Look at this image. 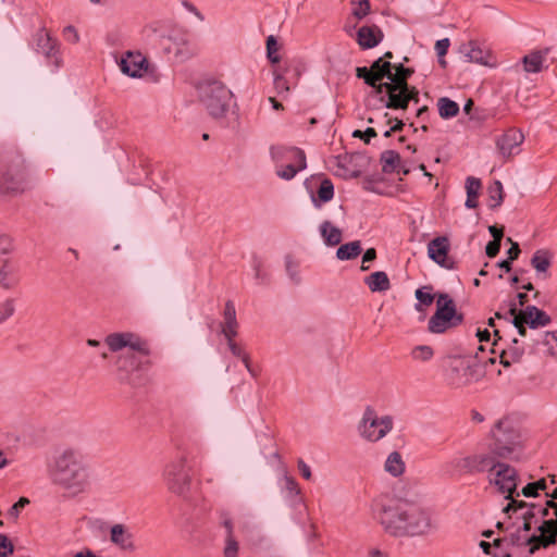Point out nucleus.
<instances>
[{
  "instance_id": "a878e982",
  "label": "nucleus",
  "mask_w": 557,
  "mask_h": 557,
  "mask_svg": "<svg viewBox=\"0 0 557 557\" xmlns=\"http://www.w3.org/2000/svg\"><path fill=\"white\" fill-rule=\"evenodd\" d=\"M136 352L137 351H133L129 349V351L123 352L119 356L117 361H116L119 371L131 372V371L139 370L143 367L150 366V361L148 359L145 361L140 360L136 356Z\"/></svg>"
},
{
  "instance_id": "8fccbe9b",
  "label": "nucleus",
  "mask_w": 557,
  "mask_h": 557,
  "mask_svg": "<svg viewBox=\"0 0 557 557\" xmlns=\"http://www.w3.org/2000/svg\"><path fill=\"white\" fill-rule=\"evenodd\" d=\"M351 4L354 7L352 14L358 20L363 18L370 13V2L369 0H351Z\"/></svg>"
},
{
  "instance_id": "37998d69",
  "label": "nucleus",
  "mask_w": 557,
  "mask_h": 557,
  "mask_svg": "<svg viewBox=\"0 0 557 557\" xmlns=\"http://www.w3.org/2000/svg\"><path fill=\"white\" fill-rule=\"evenodd\" d=\"M280 44L275 36L270 35L267 38V58L272 64H276L281 61V57L278 54Z\"/></svg>"
},
{
  "instance_id": "f257e3e1",
  "label": "nucleus",
  "mask_w": 557,
  "mask_h": 557,
  "mask_svg": "<svg viewBox=\"0 0 557 557\" xmlns=\"http://www.w3.org/2000/svg\"><path fill=\"white\" fill-rule=\"evenodd\" d=\"M375 518L384 532L393 537L426 536L437 529L429 508L405 497H394L380 504Z\"/></svg>"
},
{
  "instance_id": "ea45409f",
  "label": "nucleus",
  "mask_w": 557,
  "mask_h": 557,
  "mask_svg": "<svg viewBox=\"0 0 557 557\" xmlns=\"http://www.w3.org/2000/svg\"><path fill=\"white\" fill-rule=\"evenodd\" d=\"M393 64L389 61H383V58H379L375 60L372 65L370 66L371 72L375 73V76H377V82L382 83L381 81L383 78L389 79V75L392 72Z\"/></svg>"
},
{
  "instance_id": "39448f33",
  "label": "nucleus",
  "mask_w": 557,
  "mask_h": 557,
  "mask_svg": "<svg viewBox=\"0 0 557 557\" xmlns=\"http://www.w3.org/2000/svg\"><path fill=\"white\" fill-rule=\"evenodd\" d=\"M199 99L213 119H223L233 99L232 91L221 82L207 81L199 85Z\"/></svg>"
},
{
  "instance_id": "ddd939ff",
  "label": "nucleus",
  "mask_w": 557,
  "mask_h": 557,
  "mask_svg": "<svg viewBox=\"0 0 557 557\" xmlns=\"http://www.w3.org/2000/svg\"><path fill=\"white\" fill-rule=\"evenodd\" d=\"M507 531L508 534L504 537L518 555L520 550L527 549L528 556H530L540 547H548L550 545L546 544L547 536L542 532L540 534H527L516 528L513 529V527L508 528Z\"/></svg>"
},
{
  "instance_id": "a211bd4d",
  "label": "nucleus",
  "mask_w": 557,
  "mask_h": 557,
  "mask_svg": "<svg viewBox=\"0 0 557 557\" xmlns=\"http://www.w3.org/2000/svg\"><path fill=\"white\" fill-rule=\"evenodd\" d=\"M405 91L406 88H396L392 83H383L377 86L376 95H381L380 100L384 102L387 109H407Z\"/></svg>"
},
{
  "instance_id": "58836bf2",
  "label": "nucleus",
  "mask_w": 557,
  "mask_h": 557,
  "mask_svg": "<svg viewBox=\"0 0 557 557\" xmlns=\"http://www.w3.org/2000/svg\"><path fill=\"white\" fill-rule=\"evenodd\" d=\"M492 557H520L508 544L505 537L496 539L493 542Z\"/></svg>"
},
{
  "instance_id": "f8f14e48",
  "label": "nucleus",
  "mask_w": 557,
  "mask_h": 557,
  "mask_svg": "<svg viewBox=\"0 0 557 557\" xmlns=\"http://www.w3.org/2000/svg\"><path fill=\"white\" fill-rule=\"evenodd\" d=\"M488 482L500 494H504L505 498L511 497L512 494H516V497L520 496V493L517 492L518 473L513 467L507 463L499 462L494 471L488 474Z\"/></svg>"
},
{
  "instance_id": "4468645a",
  "label": "nucleus",
  "mask_w": 557,
  "mask_h": 557,
  "mask_svg": "<svg viewBox=\"0 0 557 557\" xmlns=\"http://www.w3.org/2000/svg\"><path fill=\"white\" fill-rule=\"evenodd\" d=\"M106 344L111 351H120L123 348H129L137 351L143 357H148L151 352L147 341L131 332L112 333L106 337Z\"/></svg>"
},
{
  "instance_id": "2f4dec72",
  "label": "nucleus",
  "mask_w": 557,
  "mask_h": 557,
  "mask_svg": "<svg viewBox=\"0 0 557 557\" xmlns=\"http://www.w3.org/2000/svg\"><path fill=\"white\" fill-rule=\"evenodd\" d=\"M505 193L500 181H494L487 187V206L490 209L495 210L499 208L504 201Z\"/></svg>"
},
{
  "instance_id": "e2e57ef3",
  "label": "nucleus",
  "mask_w": 557,
  "mask_h": 557,
  "mask_svg": "<svg viewBox=\"0 0 557 557\" xmlns=\"http://www.w3.org/2000/svg\"><path fill=\"white\" fill-rule=\"evenodd\" d=\"M29 500L25 497H21L9 510V515L11 517L16 518L18 516V512L22 508H24Z\"/></svg>"
},
{
  "instance_id": "603ef678",
  "label": "nucleus",
  "mask_w": 557,
  "mask_h": 557,
  "mask_svg": "<svg viewBox=\"0 0 557 557\" xmlns=\"http://www.w3.org/2000/svg\"><path fill=\"white\" fill-rule=\"evenodd\" d=\"M516 494H512L511 497H508L507 499L509 500V503L507 504L506 507H504L503 511L505 513H509L510 511H513V512H517L518 510H522V509H527L529 510L530 509V506L533 505L532 503H527V502H523V500H518L516 497H515Z\"/></svg>"
},
{
  "instance_id": "4d7b16f0",
  "label": "nucleus",
  "mask_w": 557,
  "mask_h": 557,
  "mask_svg": "<svg viewBox=\"0 0 557 557\" xmlns=\"http://www.w3.org/2000/svg\"><path fill=\"white\" fill-rule=\"evenodd\" d=\"M376 131L373 127H368L366 131L356 129L352 132L354 138L363 139L366 144H369L371 138L376 137Z\"/></svg>"
},
{
  "instance_id": "5701e85b",
  "label": "nucleus",
  "mask_w": 557,
  "mask_h": 557,
  "mask_svg": "<svg viewBox=\"0 0 557 557\" xmlns=\"http://www.w3.org/2000/svg\"><path fill=\"white\" fill-rule=\"evenodd\" d=\"M383 32L376 25L362 26L357 32V42L362 49L376 47L383 40Z\"/></svg>"
},
{
  "instance_id": "de8ad7c7",
  "label": "nucleus",
  "mask_w": 557,
  "mask_h": 557,
  "mask_svg": "<svg viewBox=\"0 0 557 557\" xmlns=\"http://www.w3.org/2000/svg\"><path fill=\"white\" fill-rule=\"evenodd\" d=\"M274 88L278 95L288 94L290 86L286 77L277 69L273 71Z\"/></svg>"
},
{
  "instance_id": "864d4df0",
  "label": "nucleus",
  "mask_w": 557,
  "mask_h": 557,
  "mask_svg": "<svg viewBox=\"0 0 557 557\" xmlns=\"http://www.w3.org/2000/svg\"><path fill=\"white\" fill-rule=\"evenodd\" d=\"M431 286H424L416 290V298L421 305L430 306L434 301V296L431 294Z\"/></svg>"
},
{
  "instance_id": "7c9ffc66",
  "label": "nucleus",
  "mask_w": 557,
  "mask_h": 557,
  "mask_svg": "<svg viewBox=\"0 0 557 557\" xmlns=\"http://www.w3.org/2000/svg\"><path fill=\"white\" fill-rule=\"evenodd\" d=\"M364 283L372 293L386 292L391 288V282L384 271H376L364 278Z\"/></svg>"
},
{
  "instance_id": "680f3d73",
  "label": "nucleus",
  "mask_w": 557,
  "mask_h": 557,
  "mask_svg": "<svg viewBox=\"0 0 557 557\" xmlns=\"http://www.w3.org/2000/svg\"><path fill=\"white\" fill-rule=\"evenodd\" d=\"M10 275H11V269L9 267V262L4 261L2 267L0 268V283L5 288H10V283H9Z\"/></svg>"
},
{
  "instance_id": "1a4fd4ad",
  "label": "nucleus",
  "mask_w": 557,
  "mask_h": 557,
  "mask_svg": "<svg viewBox=\"0 0 557 557\" xmlns=\"http://www.w3.org/2000/svg\"><path fill=\"white\" fill-rule=\"evenodd\" d=\"M186 465V456L180 455L169 462L164 470V480L168 488L177 495H183L189 490L191 479Z\"/></svg>"
},
{
  "instance_id": "bb28decb",
  "label": "nucleus",
  "mask_w": 557,
  "mask_h": 557,
  "mask_svg": "<svg viewBox=\"0 0 557 557\" xmlns=\"http://www.w3.org/2000/svg\"><path fill=\"white\" fill-rule=\"evenodd\" d=\"M549 48L534 50L522 58L523 70L527 73H539L543 70V62L549 52Z\"/></svg>"
},
{
  "instance_id": "e433bc0d",
  "label": "nucleus",
  "mask_w": 557,
  "mask_h": 557,
  "mask_svg": "<svg viewBox=\"0 0 557 557\" xmlns=\"http://www.w3.org/2000/svg\"><path fill=\"white\" fill-rule=\"evenodd\" d=\"M382 171L384 173H392L396 171L400 163V156L395 150H385L381 153Z\"/></svg>"
},
{
  "instance_id": "c85d7f7f",
  "label": "nucleus",
  "mask_w": 557,
  "mask_h": 557,
  "mask_svg": "<svg viewBox=\"0 0 557 557\" xmlns=\"http://www.w3.org/2000/svg\"><path fill=\"white\" fill-rule=\"evenodd\" d=\"M539 516V506L531 505L529 510H525L523 513H521V524H518L516 529L523 533L532 534V529H537V527L541 524Z\"/></svg>"
},
{
  "instance_id": "20e7f679",
  "label": "nucleus",
  "mask_w": 557,
  "mask_h": 557,
  "mask_svg": "<svg viewBox=\"0 0 557 557\" xmlns=\"http://www.w3.org/2000/svg\"><path fill=\"white\" fill-rule=\"evenodd\" d=\"M495 358H488L487 362L495 363ZM481 363H486L475 355V360L465 356H453L448 358V366L445 371V382L453 388H463L483 377Z\"/></svg>"
},
{
  "instance_id": "0eeeda50",
  "label": "nucleus",
  "mask_w": 557,
  "mask_h": 557,
  "mask_svg": "<svg viewBox=\"0 0 557 557\" xmlns=\"http://www.w3.org/2000/svg\"><path fill=\"white\" fill-rule=\"evenodd\" d=\"M462 321L463 315L457 312L454 300L447 294H441L436 301V311L429 320L428 330L440 334L461 324Z\"/></svg>"
},
{
  "instance_id": "69168bd1",
  "label": "nucleus",
  "mask_w": 557,
  "mask_h": 557,
  "mask_svg": "<svg viewBox=\"0 0 557 557\" xmlns=\"http://www.w3.org/2000/svg\"><path fill=\"white\" fill-rule=\"evenodd\" d=\"M499 249H500V243L499 242H495V240H491V242H488V244L485 247L486 256L488 258H494L499 252Z\"/></svg>"
},
{
  "instance_id": "9b49d317",
  "label": "nucleus",
  "mask_w": 557,
  "mask_h": 557,
  "mask_svg": "<svg viewBox=\"0 0 557 557\" xmlns=\"http://www.w3.org/2000/svg\"><path fill=\"white\" fill-rule=\"evenodd\" d=\"M499 457L494 454V448L491 453H479L469 455L462 458H457L451 461L453 466L462 473H480L487 471L488 474L494 471L500 461Z\"/></svg>"
},
{
  "instance_id": "7ed1b4c3",
  "label": "nucleus",
  "mask_w": 557,
  "mask_h": 557,
  "mask_svg": "<svg viewBox=\"0 0 557 557\" xmlns=\"http://www.w3.org/2000/svg\"><path fill=\"white\" fill-rule=\"evenodd\" d=\"M30 172L23 156L15 150H0V194L24 191Z\"/></svg>"
},
{
  "instance_id": "4c0bfd02",
  "label": "nucleus",
  "mask_w": 557,
  "mask_h": 557,
  "mask_svg": "<svg viewBox=\"0 0 557 557\" xmlns=\"http://www.w3.org/2000/svg\"><path fill=\"white\" fill-rule=\"evenodd\" d=\"M334 197V185L330 178L322 180L318 189V197H312L315 207H320V202H327Z\"/></svg>"
},
{
  "instance_id": "79ce46f5",
  "label": "nucleus",
  "mask_w": 557,
  "mask_h": 557,
  "mask_svg": "<svg viewBox=\"0 0 557 557\" xmlns=\"http://www.w3.org/2000/svg\"><path fill=\"white\" fill-rule=\"evenodd\" d=\"M410 356L416 361L426 362L434 356V350L429 345H418L411 349Z\"/></svg>"
},
{
  "instance_id": "c9c22d12",
  "label": "nucleus",
  "mask_w": 557,
  "mask_h": 557,
  "mask_svg": "<svg viewBox=\"0 0 557 557\" xmlns=\"http://www.w3.org/2000/svg\"><path fill=\"white\" fill-rule=\"evenodd\" d=\"M438 114L442 119H451L459 113V106L454 100L442 97L437 101Z\"/></svg>"
},
{
  "instance_id": "4be33fe9",
  "label": "nucleus",
  "mask_w": 557,
  "mask_h": 557,
  "mask_svg": "<svg viewBox=\"0 0 557 557\" xmlns=\"http://www.w3.org/2000/svg\"><path fill=\"white\" fill-rule=\"evenodd\" d=\"M110 540L125 552H134L136 545L133 533L124 524H114L110 530Z\"/></svg>"
},
{
  "instance_id": "f03ea898",
  "label": "nucleus",
  "mask_w": 557,
  "mask_h": 557,
  "mask_svg": "<svg viewBox=\"0 0 557 557\" xmlns=\"http://www.w3.org/2000/svg\"><path fill=\"white\" fill-rule=\"evenodd\" d=\"M52 483L70 496L86 493L91 484L90 468L84 454L73 447L60 450L49 467Z\"/></svg>"
},
{
  "instance_id": "6e6d98bb",
  "label": "nucleus",
  "mask_w": 557,
  "mask_h": 557,
  "mask_svg": "<svg viewBox=\"0 0 557 557\" xmlns=\"http://www.w3.org/2000/svg\"><path fill=\"white\" fill-rule=\"evenodd\" d=\"M14 552V546L9 537L4 534H0V557H8Z\"/></svg>"
},
{
  "instance_id": "473e14b6",
  "label": "nucleus",
  "mask_w": 557,
  "mask_h": 557,
  "mask_svg": "<svg viewBox=\"0 0 557 557\" xmlns=\"http://www.w3.org/2000/svg\"><path fill=\"white\" fill-rule=\"evenodd\" d=\"M320 232L327 246H336L342 242V231L330 221H324L320 225Z\"/></svg>"
},
{
  "instance_id": "cd10ccee",
  "label": "nucleus",
  "mask_w": 557,
  "mask_h": 557,
  "mask_svg": "<svg viewBox=\"0 0 557 557\" xmlns=\"http://www.w3.org/2000/svg\"><path fill=\"white\" fill-rule=\"evenodd\" d=\"M552 264V255L548 250L539 249L531 258V265L535 269L539 275L543 278L549 277L548 269Z\"/></svg>"
},
{
  "instance_id": "393cba45",
  "label": "nucleus",
  "mask_w": 557,
  "mask_h": 557,
  "mask_svg": "<svg viewBox=\"0 0 557 557\" xmlns=\"http://www.w3.org/2000/svg\"><path fill=\"white\" fill-rule=\"evenodd\" d=\"M521 311L524 315L523 321H525L531 329L543 327L552 322V318L535 306H527Z\"/></svg>"
},
{
  "instance_id": "a19ab883",
  "label": "nucleus",
  "mask_w": 557,
  "mask_h": 557,
  "mask_svg": "<svg viewBox=\"0 0 557 557\" xmlns=\"http://www.w3.org/2000/svg\"><path fill=\"white\" fill-rule=\"evenodd\" d=\"M509 314L511 317H513L512 324L518 330L519 335L520 336H525L527 335V329H525L524 325L527 323H525V321H522V320H524V315H523L521 310L518 311L517 304L515 301H511V304H510Z\"/></svg>"
},
{
  "instance_id": "a18cd8bd",
  "label": "nucleus",
  "mask_w": 557,
  "mask_h": 557,
  "mask_svg": "<svg viewBox=\"0 0 557 557\" xmlns=\"http://www.w3.org/2000/svg\"><path fill=\"white\" fill-rule=\"evenodd\" d=\"M537 343L545 346L550 356L557 357V331L545 332Z\"/></svg>"
},
{
  "instance_id": "dca6fc26",
  "label": "nucleus",
  "mask_w": 557,
  "mask_h": 557,
  "mask_svg": "<svg viewBox=\"0 0 557 557\" xmlns=\"http://www.w3.org/2000/svg\"><path fill=\"white\" fill-rule=\"evenodd\" d=\"M449 248L448 238L446 236H437L428 244V256L440 267L453 270L455 269V261L448 257Z\"/></svg>"
},
{
  "instance_id": "0e129e2a",
  "label": "nucleus",
  "mask_w": 557,
  "mask_h": 557,
  "mask_svg": "<svg viewBox=\"0 0 557 557\" xmlns=\"http://www.w3.org/2000/svg\"><path fill=\"white\" fill-rule=\"evenodd\" d=\"M449 45H450V42H449L448 38L437 40L435 44V50H436L437 55L438 57L445 55L447 53Z\"/></svg>"
},
{
  "instance_id": "412c9836",
  "label": "nucleus",
  "mask_w": 557,
  "mask_h": 557,
  "mask_svg": "<svg viewBox=\"0 0 557 557\" xmlns=\"http://www.w3.org/2000/svg\"><path fill=\"white\" fill-rule=\"evenodd\" d=\"M468 62H474L481 65L491 66L492 53L487 49H483L478 41L470 40L460 48Z\"/></svg>"
},
{
  "instance_id": "09e8293b",
  "label": "nucleus",
  "mask_w": 557,
  "mask_h": 557,
  "mask_svg": "<svg viewBox=\"0 0 557 557\" xmlns=\"http://www.w3.org/2000/svg\"><path fill=\"white\" fill-rule=\"evenodd\" d=\"M239 552V544L234 534L225 535V545L223 548L224 557H237Z\"/></svg>"
},
{
  "instance_id": "72a5a7b5",
  "label": "nucleus",
  "mask_w": 557,
  "mask_h": 557,
  "mask_svg": "<svg viewBox=\"0 0 557 557\" xmlns=\"http://www.w3.org/2000/svg\"><path fill=\"white\" fill-rule=\"evenodd\" d=\"M361 251L362 248L360 240H354L339 246L336 251V257L339 260H351L357 258Z\"/></svg>"
},
{
  "instance_id": "6e6552de",
  "label": "nucleus",
  "mask_w": 557,
  "mask_h": 557,
  "mask_svg": "<svg viewBox=\"0 0 557 557\" xmlns=\"http://www.w3.org/2000/svg\"><path fill=\"white\" fill-rule=\"evenodd\" d=\"M494 438V454L500 458L509 457L520 443V434L513 422L507 418L500 419L491 431Z\"/></svg>"
},
{
  "instance_id": "c03bdc74",
  "label": "nucleus",
  "mask_w": 557,
  "mask_h": 557,
  "mask_svg": "<svg viewBox=\"0 0 557 557\" xmlns=\"http://www.w3.org/2000/svg\"><path fill=\"white\" fill-rule=\"evenodd\" d=\"M356 76L358 78H362L367 85L374 88L375 94L377 92V86L382 83L377 82V76H375V73L371 72V69H368L367 66L357 67Z\"/></svg>"
},
{
  "instance_id": "3c124183",
  "label": "nucleus",
  "mask_w": 557,
  "mask_h": 557,
  "mask_svg": "<svg viewBox=\"0 0 557 557\" xmlns=\"http://www.w3.org/2000/svg\"><path fill=\"white\" fill-rule=\"evenodd\" d=\"M523 354L522 349L513 348L509 354L504 349L499 354V362L504 367H509L512 362L519 361Z\"/></svg>"
},
{
  "instance_id": "774afa93",
  "label": "nucleus",
  "mask_w": 557,
  "mask_h": 557,
  "mask_svg": "<svg viewBox=\"0 0 557 557\" xmlns=\"http://www.w3.org/2000/svg\"><path fill=\"white\" fill-rule=\"evenodd\" d=\"M406 104L408 106L410 100L414 102L419 101V91L414 86L407 85V91H405Z\"/></svg>"
},
{
  "instance_id": "b1692460",
  "label": "nucleus",
  "mask_w": 557,
  "mask_h": 557,
  "mask_svg": "<svg viewBox=\"0 0 557 557\" xmlns=\"http://www.w3.org/2000/svg\"><path fill=\"white\" fill-rule=\"evenodd\" d=\"M223 319L224 321L221 324V333L224 335V337H236L238 322L236 319L235 305L232 300H227L225 302Z\"/></svg>"
},
{
  "instance_id": "c756f323",
  "label": "nucleus",
  "mask_w": 557,
  "mask_h": 557,
  "mask_svg": "<svg viewBox=\"0 0 557 557\" xmlns=\"http://www.w3.org/2000/svg\"><path fill=\"white\" fill-rule=\"evenodd\" d=\"M392 70L395 72H391L389 79L387 83H392V85L396 88H406L408 85V79L414 73L413 69L405 67L404 64H395Z\"/></svg>"
},
{
  "instance_id": "49530a36",
  "label": "nucleus",
  "mask_w": 557,
  "mask_h": 557,
  "mask_svg": "<svg viewBox=\"0 0 557 557\" xmlns=\"http://www.w3.org/2000/svg\"><path fill=\"white\" fill-rule=\"evenodd\" d=\"M226 341H227V345H228V348L231 350V352L235 356V357H238L242 359V361L244 362L246 369L251 372V369H250V361H249V356L244 351V349L238 346L235 342H234V338L235 337H225Z\"/></svg>"
},
{
  "instance_id": "aec40b11",
  "label": "nucleus",
  "mask_w": 557,
  "mask_h": 557,
  "mask_svg": "<svg viewBox=\"0 0 557 557\" xmlns=\"http://www.w3.org/2000/svg\"><path fill=\"white\" fill-rule=\"evenodd\" d=\"M523 140L524 136L519 129L510 128L497 139L496 146L503 158L510 159L519 152Z\"/></svg>"
},
{
  "instance_id": "052dcab7",
  "label": "nucleus",
  "mask_w": 557,
  "mask_h": 557,
  "mask_svg": "<svg viewBox=\"0 0 557 557\" xmlns=\"http://www.w3.org/2000/svg\"><path fill=\"white\" fill-rule=\"evenodd\" d=\"M63 36H64L65 40H67L71 44H77L79 41V35H78L76 28L72 25L64 27Z\"/></svg>"
},
{
  "instance_id": "2eb2a0df",
  "label": "nucleus",
  "mask_w": 557,
  "mask_h": 557,
  "mask_svg": "<svg viewBox=\"0 0 557 557\" xmlns=\"http://www.w3.org/2000/svg\"><path fill=\"white\" fill-rule=\"evenodd\" d=\"M35 50L45 55V58L53 63L55 67L61 64L59 55V42L55 38L51 37L49 32L41 27L33 37Z\"/></svg>"
},
{
  "instance_id": "423d86ee",
  "label": "nucleus",
  "mask_w": 557,
  "mask_h": 557,
  "mask_svg": "<svg viewBox=\"0 0 557 557\" xmlns=\"http://www.w3.org/2000/svg\"><path fill=\"white\" fill-rule=\"evenodd\" d=\"M271 157L276 163H281L276 174L285 181L294 178L307 166L306 154L297 147L274 146L271 148Z\"/></svg>"
},
{
  "instance_id": "bf43d9fd",
  "label": "nucleus",
  "mask_w": 557,
  "mask_h": 557,
  "mask_svg": "<svg viewBox=\"0 0 557 557\" xmlns=\"http://www.w3.org/2000/svg\"><path fill=\"white\" fill-rule=\"evenodd\" d=\"M13 250L12 238L8 235L0 236V256L8 255Z\"/></svg>"
},
{
  "instance_id": "f3484780",
  "label": "nucleus",
  "mask_w": 557,
  "mask_h": 557,
  "mask_svg": "<svg viewBox=\"0 0 557 557\" xmlns=\"http://www.w3.org/2000/svg\"><path fill=\"white\" fill-rule=\"evenodd\" d=\"M539 513L542 518L548 519L541 522L537 531L547 536L546 544H555L557 536V503L556 500H546L545 507L539 506Z\"/></svg>"
},
{
  "instance_id": "6ab92c4d",
  "label": "nucleus",
  "mask_w": 557,
  "mask_h": 557,
  "mask_svg": "<svg viewBox=\"0 0 557 557\" xmlns=\"http://www.w3.org/2000/svg\"><path fill=\"white\" fill-rule=\"evenodd\" d=\"M149 63L140 52L127 51L120 61L121 71L129 77H143Z\"/></svg>"
},
{
  "instance_id": "f704fd0d",
  "label": "nucleus",
  "mask_w": 557,
  "mask_h": 557,
  "mask_svg": "<svg viewBox=\"0 0 557 557\" xmlns=\"http://www.w3.org/2000/svg\"><path fill=\"white\" fill-rule=\"evenodd\" d=\"M385 470L393 476H399L405 471V462L398 451H393L388 455L385 461Z\"/></svg>"
},
{
  "instance_id": "13d9d810",
  "label": "nucleus",
  "mask_w": 557,
  "mask_h": 557,
  "mask_svg": "<svg viewBox=\"0 0 557 557\" xmlns=\"http://www.w3.org/2000/svg\"><path fill=\"white\" fill-rule=\"evenodd\" d=\"M284 482L285 490L288 492L290 496H297L300 494V487L293 476L285 475Z\"/></svg>"
},
{
  "instance_id": "9d476101",
  "label": "nucleus",
  "mask_w": 557,
  "mask_h": 557,
  "mask_svg": "<svg viewBox=\"0 0 557 557\" xmlns=\"http://www.w3.org/2000/svg\"><path fill=\"white\" fill-rule=\"evenodd\" d=\"M393 428V419L389 416L377 418L375 411L368 407L364 410L361 422L358 426L360 435L370 442H377L383 438Z\"/></svg>"
},
{
  "instance_id": "338daca9",
  "label": "nucleus",
  "mask_w": 557,
  "mask_h": 557,
  "mask_svg": "<svg viewBox=\"0 0 557 557\" xmlns=\"http://www.w3.org/2000/svg\"><path fill=\"white\" fill-rule=\"evenodd\" d=\"M376 258V250L374 248H369L366 250L362 257V265L361 270L367 271L369 267L364 265V263L375 260Z\"/></svg>"
},
{
  "instance_id": "5fc2aeb1",
  "label": "nucleus",
  "mask_w": 557,
  "mask_h": 557,
  "mask_svg": "<svg viewBox=\"0 0 557 557\" xmlns=\"http://www.w3.org/2000/svg\"><path fill=\"white\" fill-rule=\"evenodd\" d=\"M482 187L481 181L476 177L469 176L466 180L467 196L479 197L480 189Z\"/></svg>"
}]
</instances>
